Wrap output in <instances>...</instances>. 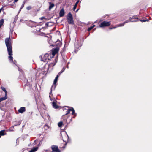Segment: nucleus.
I'll return each mask as SVG.
<instances>
[{
	"label": "nucleus",
	"mask_w": 152,
	"mask_h": 152,
	"mask_svg": "<svg viewBox=\"0 0 152 152\" xmlns=\"http://www.w3.org/2000/svg\"><path fill=\"white\" fill-rule=\"evenodd\" d=\"M5 43L7 48L8 54L10 55L8 57V58L11 61V62H13L15 64L16 61L15 60H14V61H13V58L12 56V47L11 45L10 37L5 39Z\"/></svg>",
	"instance_id": "f257e3e1"
},
{
	"label": "nucleus",
	"mask_w": 152,
	"mask_h": 152,
	"mask_svg": "<svg viewBox=\"0 0 152 152\" xmlns=\"http://www.w3.org/2000/svg\"><path fill=\"white\" fill-rule=\"evenodd\" d=\"M59 51V48L58 47L56 48L52 49L51 50L52 53L48 54V57L50 56L51 58H53L55 54L57 53Z\"/></svg>",
	"instance_id": "f03ea898"
},
{
	"label": "nucleus",
	"mask_w": 152,
	"mask_h": 152,
	"mask_svg": "<svg viewBox=\"0 0 152 152\" xmlns=\"http://www.w3.org/2000/svg\"><path fill=\"white\" fill-rule=\"evenodd\" d=\"M67 21L69 24H73L74 23L73 17L71 13H69L67 15Z\"/></svg>",
	"instance_id": "7ed1b4c3"
},
{
	"label": "nucleus",
	"mask_w": 152,
	"mask_h": 152,
	"mask_svg": "<svg viewBox=\"0 0 152 152\" xmlns=\"http://www.w3.org/2000/svg\"><path fill=\"white\" fill-rule=\"evenodd\" d=\"M110 22L104 21L100 23L99 27H100L102 28L106 26H109L110 25Z\"/></svg>",
	"instance_id": "20e7f679"
},
{
	"label": "nucleus",
	"mask_w": 152,
	"mask_h": 152,
	"mask_svg": "<svg viewBox=\"0 0 152 152\" xmlns=\"http://www.w3.org/2000/svg\"><path fill=\"white\" fill-rule=\"evenodd\" d=\"M71 111H72V114L74 115L73 118H74V117L76 116L77 114L75 113L73 107H72L71 109H68L65 115H66L69 114L70 113Z\"/></svg>",
	"instance_id": "39448f33"
},
{
	"label": "nucleus",
	"mask_w": 152,
	"mask_h": 152,
	"mask_svg": "<svg viewBox=\"0 0 152 152\" xmlns=\"http://www.w3.org/2000/svg\"><path fill=\"white\" fill-rule=\"evenodd\" d=\"M52 151L51 152H60V150L58 149L57 146L52 145L51 147Z\"/></svg>",
	"instance_id": "423d86ee"
},
{
	"label": "nucleus",
	"mask_w": 152,
	"mask_h": 152,
	"mask_svg": "<svg viewBox=\"0 0 152 152\" xmlns=\"http://www.w3.org/2000/svg\"><path fill=\"white\" fill-rule=\"evenodd\" d=\"M81 46V44L80 43H79L78 42H76L75 43V51H77Z\"/></svg>",
	"instance_id": "0eeeda50"
},
{
	"label": "nucleus",
	"mask_w": 152,
	"mask_h": 152,
	"mask_svg": "<svg viewBox=\"0 0 152 152\" xmlns=\"http://www.w3.org/2000/svg\"><path fill=\"white\" fill-rule=\"evenodd\" d=\"M48 55V54L47 53H46L44 56H43V58H42V56L41 55L39 56V58L41 59V60L42 61L45 62V61L46 60L47 58V55Z\"/></svg>",
	"instance_id": "6e6552de"
},
{
	"label": "nucleus",
	"mask_w": 152,
	"mask_h": 152,
	"mask_svg": "<svg viewBox=\"0 0 152 152\" xmlns=\"http://www.w3.org/2000/svg\"><path fill=\"white\" fill-rule=\"evenodd\" d=\"M56 102L55 100H54L52 103V106L55 109H57L58 107V106L56 104Z\"/></svg>",
	"instance_id": "1a4fd4ad"
},
{
	"label": "nucleus",
	"mask_w": 152,
	"mask_h": 152,
	"mask_svg": "<svg viewBox=\"0 0 152 152\" xmlns=\"http://www.w3.org/2000/svg\"><path fill=\"white\" fill-rule=\"evenodd\" d=\"M65 14L64 10L63 8H62L59 12V16L60 17H63Z\"/></svg>",
	"instance_id": "9d476101"
},
{
	"label": "nucleus",
	"mask_w": 152,
	"mask_h": 152,
	"mask_svg": "<svg viewBox=\"0 0 152 152\" xmlns=\"http://www.w3.org/2000/svg\"><path fill=\"white\" fill-rule=\"evenodd\" d=\"M57 80L55 79L54 80L53 85L52 86L51 88V90H54L55 89V88L56 87V83L57 82Z\"/></svg>",
	"instance_id": "9b49d317"
},
{
	"label": "nucleus",
	"mask_w": 152,
	"mask_h": 152,
	"mask_svg": "<svg viewBox=\"0 0 152 152\" xmlns=\"http://www.w3.org/2000/svg\"><path fill=\"white\" fill-rule=\"evenodd\" d=\"M25 111V108L24 107H21L18 110L19 112L23 113Z\"/></svg>",
	"instance_id": "f8f14e48"
},
{
	"label": "nucleus",
	"mask_w": 152,
	"mask_h": 152,
	"mask_svg": "<svg viewBox=\"0 0 152 152\" xmlns=\"http://www.w3.org/2000/svg\"><path fill=\"white\" fill-rule=\"evenodd\" d=\"M49 9L50 10L52 8H53L54 6V4L52 2H49Z\"/></svg>",
	"instance_id": "ddd939ff"
},
{
	"label": "nucleus",
	"mask_w": 152,
	"mask_h": 152,
	"mask_svg": "<svg viewBox=\"0 0 152 152\" xmlns=\"http://www.w3.org/2000/svg\"><path fill=\"white\" fill-rule=\"evenodd\" d=\"M38 149V148L37 147H35L32 148L28 152H35Z\"/></svg>",
	"instance_id": "4468645a"
},
{
	"label": "nucleus",
	"mask_w": 152,
	"mask_h": 152,
	"mask_svg": "<svg viewBox=\"0 0 152 152\" xmlns=\"http://www.w3.org/2000/svg\"><path fill=\"white\" fill-rule=\"evenodd\" d=\"M79 2V0H78L76 2L75 4L74 5L73 8V10L74 11H75V10H76L77 6L78 3Z\"/></svg>",
	"instance_id": "2eb2a0df"
},
{
	"label": "nucleus",
	"mask_w": 152,
	"mask_h": 152,
	"mask_svg": "<svg viewBox=\"0 0 152 152\" xmlns=\"http://www.w3.org/2000/svg\"><path fill=\"white\" fill-rule=\"evenodd\" d=\"M7 98V94H6L5 95V96L4 97L1 98L0 99V102L5 100Z\"/></svg>",
	"instance_id": "dca6fc26"
},
{
	"label": "nucleus",
	"mask_w": 152,
	"mask_h": 152,
	"mask_svg": "<svg viewBox=\"0 0 152 152\" xmlns=\"http://www.w3.org/2000/svg\"><path fill=\"white\" fill-rule=\"evenodd\" d=\"M5 130H3L0 131V137H1V136H3L5 135Z\"/></svg>",
	"instance_id": "f3484780"
},
{
	"label": "nucleus",
	"mask_w": 152,
	"mask_h": 152,
	"mask_svg": "<svg viewBox=\"0 0 152 152\" xmlns=\"http://www.w3.org/2000/svg\"><path fill=\"white\" fill-rule=\"evenodd\" d=\"M124 23L120 24L118 25H117L116 26H115L114 27H113V28H115L117 27H121V26H124Z\"/></svg>",
	"instance_id": "a211bd4d"
},
{
	"label": "nucleus",
	"mask_w": 152,
	"mask_h": 152,
	"mask_svg": "<svg viewBox=\"0 0 152 152\" xmlns=\"http://www.w3.org/2000/svg\"><path fill=\"white\" fill-rule=\"evenodd\" d=\"M4 23V20L2 19L0 20V28L1 27Z\"/></svg>",
	"instance_id": "6ab92c4d"
},
{
	"label": "nucleus",
	"mask_w": 152,
	"mask_h": 152,
	"mask_svg": "<svg viewBox=\"0 0 152 152\" xmlns=\"http://www.w3.org/2000/svg\"><path fill=\"white\" fill-rule=\"evenodd\" d=\"M52 91V90H51V91ZM51 92L50 93H49V97L50 100L51 101H52L53 100V99L52 97V95L51 94Z\"/></svg>",
	"instance_id": "aec40b11"
},
{
	"label": "nucleus",
	"mask_w": 152,
	"mask_h": 152,
	"mask_svg": "<svg viewBox=\"0 0 152 152\" xmlns=\"http://www.w3.org/2000/svg\"><path fill=\"white\" fill-rule=\"evenodd\" d=\"M136 20H127L125 21L123 23H124V24L125 23H128L129 22H136Z\"/></svg>",
	"instance_id": "412c9836"
},
{
	"label": "nucleus",
	"mask_w": 152,
	"mask_h": 152,
	"mask_svg": "<svg viewBox=\"0 0 152 152\" xmlns=\"http://www.w3.org/2000/svg\"><path fill=\"white\" fill-rule=\"evenodd\" d=\"M25 3V2H24L22 4V5H21V7L20 8V9L19 10V11L18 12V13H19L21 11V10H22V9L24 7V6Z\"/></svg>",
	"instance_id": "4be33fe9"
},
{
	"label": "nucleus",
	"mask_w": 152,
	"mask_h": 152,
	"mask_svg": "<svg viewBox=\"0 0 152 152\" xmlns=\"http://www.w3.org/2000/svg\"><path fill=\"white\" fill-rule=\"evenodd\" d=\"M1 89L5 92V94H7V92L5 88H4V87H1Z\"/></svg>",
	"instance_id": "5701e85b"
},
{
	"label": "nucleus",
	"mask_w": 152,
	"mask_h": 152,
	"mask_svg": "<svg viewBox=\"0 0 152 152\" xmlns=\"http://www.w3.org/2000/svg\"><path fill=\"white\" fill-rule=\"evenodd\" d=\"M58 126L60 127H61L62 126L63 124V123L62 122H59L58 123Z\"/></svg>",
	"instance_id": "b1692460"
},
{
	"label": "nucleus",
	"mask_w": 152,
	"mask_h": 152,
	"mask_svg": "<svg viewBox=\"0 0 152 152\" xmlns=\"http://www.w3.org/2000/svg\"><path fill=\"white\" fill-rule=\"evenodd\" d=\"M32 7L31 6H29L27 7L26 9L28 10H29L31 9Z\"/></svg>",
	"instance_id": "393cba45"
},
{
	"label": "nucleus",
	"mask_w": 152,
	"mask_h": 152,
	"mask_svg": "<svg viewBox=\"0 0 152 152\" xmlns=\"http://www.w3.org/2000/svg\"><path fill=\"white\" fill-rule=\"evenodd\" d=\"M55 65V64L54 63H52L49 65V66H53Z\"/></svg>",
	"instance_id": "a878e982"
},
{
	"label": "nucleus",
	"mask_w": 152,
	"mask_h": 152,
	"mask_svg": "<svg viewBox=\"0 0 152 152\" xmlns=\"http://www.w3.org/2000/svg\"><path fill=\"white\" fill-rule=\"evenodd\" d=\"M65 70V68L64 67L63 68L62 70H61V71L60 72V73L61 74L63 72H64V71Z\"/></svg>",
	"instance_id": "bb28decb"
},
{
	"label": "nucleus",
	"mask_w": 152,
	"mask_h": 152,
	"mask_svg": "<svg viewBox=\"0 0 152 152\" xmlns=\"http://www.w3.org/2000/svg\"><path fill=\"white\" fill-rule=\"evenodd\" d=\"M92 26H91L90 27H89L88 28V31H90L92 29Z\"/></svg>",
	"instance_id": "cd10ccee"
},
{
	"label": "nucleus",
	"mask_w": 152,
	"mask_h": 152,
	"mask_svg": "<svg viewBox=\"0 0 152 152\" xmlns=\"http://www.w3.org/2000/svg\"><path fill=\"white\" fill-rule=\"evenodd\" d=\"M140 21L142 22H145L146 21H148V20H140Z\"/></svg>",
	"instance_id": "c85d7f7f"
},
{
	"label": "nucleus",
	"mask_w": 152,
	"mask_h": 152,
	"mask_svg": "<svg viewBox=\"0 0 152 152\" xmlns=\"http://www.w3.org/2000/svg\"><path fill=\"white\" fill-rule=\"evenodd\" d=\"M138 19V18H137V17H135V16H133L131 18V19L132 20V19Z\"/></svg>",
	"instance_id": "c756f323"
},
{
	"label": "nucleus",
	"mask_w": 152,
	"mask_h": 152,
	"mask_svg": "<svg viewBox=\"0 0 152 152\" xmlns=\"http://www.w3.org/2000/svg\"><path fill=\"white\" fill-rule=\"evenodd\" d=\"M45 18V17H42L39 18V19L40 20H42L44 19Z\"/></svg>",
	"instance_id": "7c9ffc66"
},
{
	"label": "nucleus",
	"mask_w": 152,
	"mask_h": 152,
	"mask_svg": "<svg viewBox=\"0 0 152 152\" xmlns=\"http://www.w3.org/2000/svg\"><path fill=\"white\" fill-rule=\"evenodd\" d=\"M59 43H58V44H59V46H60L61 45H62V44H61V43L60 42H59Z\"/></svg>",
	"instance_id": "2f4dec72"
},
{
	"label": "nucleus",
	"mask_w": 152,
	"mask_h": 152,
	"mask_svg": "<svg viewBox=\"0 0 152 152\" xmlns=\"http://www.w3.org/2000/svg\"><path fill=\"white\" fill-rule=\"evenodd\" d=\"M61 73H60V72H59L57 75V76H58V77L60 75Z\"/></svg>",
	"instance_id": "473e14b6"
},
{
	"label": "nucleus",
	"mask_w": 152,
	"mask_h": 152,
	"mask_svg": "<svg viewBox=\"0 0 152 152\" xmlns=\"http://www.w3.org/2000/svg\"><path fill=\"white\" fill-rule=\"evenodd\" d=\"M61 73H60V72H59L57 75V76H58V77L60 75Z\"/></svg>",
	"instance_id": "72a5a7b5"
},
{
	"label": "nucleus",
	"mask_w": 152,
	"mask_h": 152,
	"mask_svg": "<svg viewBox=\"0 0 152 152\" xmlns=\"http://www.w3.org/2000/svg\"><path fill=\"white\" fill-rule=\"evenodd\" d=\"M58 76H56V77L55 79H56V80H58Z\"/></svg>",
	"instance_id": "f704fd0d"
},
{
	"label": "nucleus",
	"mask_w": 152,
	"mask_h": 152,
	"mask_svg": "<svg viewBox=\"0 0 152 152\" xmlns=\"http://www.w3.org/2000/svg\"><path fill=\"white\" fill-rule=\"evenodd\" d=\"M18 0H14V2H17Z\"/></svg>",
	"instance_id": "c9c22d12"
},
{
	"label": "nucleus",
	"mask_w": 152,
	"mask_h": 152,
	"mask_svg": "<svg viewBox=\"0 0 152 152\" xmlns=\"http://www.w3.org/2000/svg\"><path fill=\"white\" fill-rule=\"evenodd\" d=\"M113 27H110V28H109V29H113V28H113Z\"/></svg>",
	"instance_id": "e433bc0d"
},
{
	"label": "nucleus",
	"mask_w": 152,
	"mask_h": 152,
	"mask_svg": "<svg viewBox=\"0 0 152 152\" xmlns=\"http://www.w3.org/2000/svg\"><path fill=\"white\" fill-rule=\"evenodd\" d=\"M95 25H93V26H91L92 27V28H93L94 27H95Z\"/></svg>",
	"instance_id": "4c0bfd02"
},
{
	"label": "nucleus",
	"mask_w": 152,
	"mask_h": 152,
	"mask_svg": "<svg viewBox=\"0 0 152 152\" xmlns=\"http://www.w3.org/2000/svg\"><path fill=\"white\" fill-rule=\"evenodd\" d=\"M78 10H79V9H78L75 12H78Z\"/></svg>",
	"instance_id": "58836bf2"
},
{
	"label": "nucleus",
	"mask_w": 152,
	"mask_h": 152,
	"mask_svg": "<svg viewBox=\"0 0 152 152\" xmlns=\"http://www.w3.org/2000/svg\"><path fill=\"white\" fill-rule=\"evenodd\" d=\"M46 127H48V125H47L46 124H45V128Z\"/></svg>",
	"instance_id": "ea45409f"
},
{
	"label": "nucleus",
	"mask_w": 152,
	"mask_h": 152,
	"mask_svg": "<svg viewBox=\"0 0 152 152\" xmlns=\"http://www.w3.org/2000/svg\"><path fill=\"white\" fill-rule=\"evenodd\" d=\"M2 8H1L0 9V13H1V10H2Z\"/></svg>",
	"instance_id": "a19ab883"
},
{
	"label": "nucleus",
	"mask_w": 152,
	"mask_h": 152,
	"mask_svg": "<svg viewBox=\"0 0 152 152\" xmlns=\"http://www.w3.org/2000/svg\"><path fill=\"white\" fill-rule=\"evenodd\" d=\"M45 25H46V26H48V22H47V23H45Z\"/></svg>",
	"instance_id": "79ce46f5"
},
{
	"label": "nucleus",
	"mask_w": 152,
	"mask_h": 152,
	"mask_svg": "<svg viewBox=\"0 0 152 152\" xmlns=\"http://www.w3.org/2000/svg\"><path fill=\"white\" fill-rule=\"evenodd\" d=\"M17 124H15L13 127H14V126H17Z\"/></svg>",
	"instance_id": "37998d69"
},
{
	"label": "nucleus",
	"mask_w": 152,
	"mask_h": 152,
	"mask_svg": "<svg viewBox=\"0 0 152 152\" xmlns=\"http://www.w3.org/2000/svg\"><path fill=\"white\" fill-rule=\"evenodd\" d=\"M49 36L50 37H51V35L50 34L49 35Z\"/></svg>",
	"instance_id": "c03bdc74"
},
{
	"label": "nucleus",
	"mask_w": 152,
	"mask_h": 152,
	"mask_svg": "<svg viewBox=\"0 0 152 152\" xmlns=\"http://www.w3.org/2000/svg\"><path fill=\"white\" fill-rule=\"evenodd\" d=\"M20 123H19L18 124V125H20Z\"/></svg>",
	"instance_id": "a18cd8bd"
},
{
	"label": "nucleus",
	"mask_w": 152,
	"mask_h": 152,
	"mask_svg": "<svg viewBox=\"0 0 152 152\" xmlns=\"http://www.w3.org/2000/svg\"><path fill=\"white\" fill-rule=\"evenodd\" d=\"M36 140H35L34 141V142H36Z\"/></svg>",
	"instance_id": "49530a36"
}]
</instances>
